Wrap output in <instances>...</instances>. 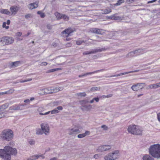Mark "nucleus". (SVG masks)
<instances>
[{"label": "nucleus", "mask_w": 160, "mask_h": 160, "mask_svg": "<svg viewBox=\"0 0 160 160\" xmlns=\"http://www.w3.org/2000/svg\"><path fill=\"white\" fill-rule=\"evenodd\" d=\"M15 37L18 40H20V32H18L16 34Z\"/></svg>", "instance_id": "nucleus-42"}, {"label": "nucleus", "mask_w": 160, "mask_h": 160, "mask_svg": "<svg viewBox=\"0 0 160 160\" xmlns=\"http://www.w3.org/2000/svg\"><path fill=\"white\" fill-rule=\"evenodd\" d=\"M81 129L80 127H78L69 129V135H72L80 133L81 132Z\"/></svg>", "instance_id": "nucleus-10"}, {"label": "nucleus", "mask_w": 160, "mask_h": 160, "mask_svg": "<svg viewBox=\"0 0 160 160\" xmlns=\"http://www.w3.org/2000/svg\"><path fill=\"white\" fill-rule=\"evenodd\" d=\"M73 32L72 29L70 28H68L65 29L62 32V34L63 35V37H68L70 35L71 33Z\"/></svg>", "instance_id": "nucleus-13"}, {"label": "nucleus", "mask_w": 160, "mask_h": 160, "mask_svg": "<svg viewBox=\"0 0 160 160\" xmlns=\"http://www.w3.org/2000/svg\"><path fill=\"white\" fill-rule=\"evenodd\" d=\"M143 160H154V159L149 155L145 154L142 157Z\"/></svg>", "instance_id": "nucleus-21"}, {"label": "nucleus", "mask_w": 160, "mask_h": 160, "mask_svg": "<svg viewBox=\"0 0 160 160\" xmlns=\"http://www.w3.org/2000/svg\"><path fill=\"white\" fill-rule=\"evenodd\" d=\"M6 23L5 22H4L2 24V27L3 28H5V27H6Z\"/></svg>", "instance_id": "nucleus-61"}, {"label": "nucleus", "mask_w": 160, "mask_h": 160, "mask_svg": "<svg viewBox=\"0 0 160 160\" xmlns=\"http://www.w3.org/2000/svg\"><path fill=\"white\" fill-rule=\"evenodd\" d=\"M28 7L30 9H32L34 8H35L36 7H35V5H33V4L30 3L28 5Z\"/></svg>", "instance_id": "nucleus-38"}, {"label": "nucleus", "mask_w": 160, "mask_h": 160, "mask_svg": "<svg viewBox=\"0 0 160 160\" xmlns=\"http://www.w3.org/2000/svg\"><path fill=\"white\" fill-rule=\"evenodd\" d=\"M90 133V132L89 131H86L84 133H82L78 134L77 137L78 138H81L85 137L87 135H89Z\"/></svg>", "instance_id": "nucleus-20"}, {"label": "nucleus", "mask_w": 160, "mask_h": 160, "mask_svg": "<svg viewBox=\"0 0 160 160\" xmlns=\"http://www.w3.org/2000/svg\"><path fill=\"white\" fill-rule=\"evenodd\" d=\"M124 2V0H119L117 1V2L113 4V6H118L120 5L122 3Z\"/></svg>", "instance_id": "nucleus-29"}, {"label": "nucleus", "mask_w": 160, "mask_h": 160, "mask_svg": "<svg viewBox=\"0 0 160 160\" xmlns=\"http://www.w3.org/2000/svg\"><path fill=\"white\" fill-rule=\"evenodd\" d=\"M101 128H103L105 130H107L108 128V127L105 125H103L102 126Z\"/></svg>", "instance_id": "nucleus-48"}, {"label": "nucleus", "mask_w": 160, "mask_h": 160, "mask_svg": "<svg viewBox=\"0 0 160 160\" xmlns=\"http://www.w3.org/2000/svg\"><path fill=\"white\" fill-rule=\"evenodd\" d=\"M85 42H86L84 41V40H78L76 42V44L78 45H80L82 43H85Z\"/></svg>", "instance_id": "nucleus-35"}, {"label": "nucleus", "mask_w": 160, "mask_h": 160, "mask_svg": "<svg viewBox=\"0 0 160 160\" xmlns=\"http://www.w3.org/2000/svg\"><path fill=\"white\" fill-rule=\"evenodd\" d=\"M14 41L13 38L11 37L4 36L0 38V42L3 45H8L12 43Z\"/></svg>", "instance_id": "nucleus-5"}, {"label": "nucleus", "mask_w": 160, "mask_h": 160, "mask_svg": "<svg viewBox=\"0 0 160 160\" xmlns=\"http://www.w3.org/2000/svg\"><path fill=\"white\" fill-rule=\"evenodd\" d=\"M36 133L37 134H42L44 133L41 128V129L40 128L37 129Z\"/></svg>", "instance_id": "nucleus-34"}, {"label": "nucleus", "mask_w": 160, "mask_h": 160, "mask_svg": "<svg viewBox=\"0 0 160 160\" xmlns=\"http://www.w3.org/2000/svg\"><path fill=\"white\" fill-rule=\"evenodd\" d=\"M128 130L129 133L133 135H142V130L138 127L135 125H131L128 127Z\"/></svg>", "instance_id": "nucleus-4"}, {"label": "nucleus", "mask_w": 160, "mask_h": 160, "mask_svg": "<svg viewBox=\"0 0 160 160\" xmlns=\"http://www.w3.org/2000/svg\"><path fill=\"white\" fill-rule=\"evenodd\" d=\"M30 101V100L29 99H27L25 100L24 102H25L28 103Z\"/></svg>", "instance_id": "nucleus-59"}, {"label": "nucleus", "mask_w": 160, "mask_h": 160, "mask_svg": "<svg viewBox=\"0 0 160 160\" xmlns=\"http://www.w3.org/2000/svg\"><path fill=\"white\" fill-rule=\"evenodd\" d=\"M133 52H132L131 53H134V54H135V55H138V52L137 51V50H136L135 51H133Z\"/></svg>", "instance_id": "nucleus-49"}, {"label": "nucleus", "mask_w": 160, "mask_h": 160, "mask_svg": "<svg viewBox=\"0 0 160 160\" xmlns=\"http://www.w3.org/2000/svg\"><path fill=\"white\" fill-rule=\"evenodd\" d=\"M6 23L8 25H9L10 24V20H8L7 21V23Z\"/></svg>", "instance_id": "nucleus-63"}, {"label": "nucleus", "mask_w": 160, "mask_h": 160, "mask_svg": "<svg viewBox=\"0 0 160 160\" xmlns=\"http://www.w3.org/2000/svg\"><path fill=\"white\" fill-rule=\"evenodd\" d=\"M51 111H48L47 112H46L45 113H42V112L39 113V114L40 115H46L48 114Z\"/></svg>", "instance_id": "nucleus-46"}, {"label": "nucleus", "mask_w": 160, "mask_h": 160, "mask_svg": "<svg viewBox=\"0 0 160 160\" xmlns=\"http://www.w3.org/2000/svg\"><path fill=\"white\" fill-rule=\"evenodd\" d=\"M157 0H153L151 1H148V3H152L153 2H155Z\"/></svg>", "instance_id": "nucleus-60"}, {"label": "nucleus", "mask_w": 160, "mask_h": 160, "mask_svg": "<svg viewBox=\"0 0 160 160\" xmlns=\"http://www.w3.org/2000/svg\"><path fill=\"white\" fill-rule=\"evenodd\" d=\"M132 52H133V51L128 53L127 55V57H130L134 56H135V54H134V53H131Z\"/></svg>", "instance_id": "nucleus-41"}, {"label": "nucleus", "mask_w": 160, "mask_h": 160, "mask_svg": "<svg viewBox=\"0 0 160 160\" xmlns=\"http://www.w3.org/2000/svg\"><path fill=\"white\" fill-rule=\"evenodd\" d=\"M32 4H33L34 5H35V7H36V8L38 7V2H33V3H32Z\"/></svg>", "instance_id": "nucleus-55"}, {"label": "nucleus", "mask_w": 160, "mask_h": 160, "mask_svg": "<svg viewBox=\"0 0 160 160\" xmlns=\"http://www.w3.org/2000/svg\"><path fill=\"white\" fill-rule=\"evenodd\" d=\"M152 86L154 87V88H157L159 87L158 83L156 84H153V85Z\"/></svg>", "instance_id": "nucleus-45"}, {"label": "nucleus", "mask_w": 160, "mask_h": 160, "mask_svg": "<svg viewBox=\"0 0 160 160\" xmlns=\"http://www.w3.org/2000/svg\"><path fill=\"white\" fill-rule=\"evenodd\" d=\"M47 27L49 30H51L52 28V26L49 24L47 25Z\"/></svg>", "instance_id": "nucleus-47"}, {"label": "nucleus", "mask_w": 160, "mask_h": 160, "mask_svg": "<svg viewBox=\"0 0 160 160\" xmlns=\"http://www.w3.org/2000/svg\"><path fill=\"white\" fill-rule=\"evenodd\" d=\"M134 1V0H127V2L132 3Z\"/></svg>", "instance_id": "nucleus-58"}, {"label": "nucleus", "mask_w": 160, "mask_h": 160, "mask_svg": "<svg viewBox=\"0 0 160 160\" xmlns=\"http://www.w3.org/2000/svg\"><path fill=\"white\" fill-rule=\"evenodd\" d=\"M157 118L158 121L160 122V113L157 114Z\"/></svg>", "instance_id": "nucleus-53"}, {"label": "nucleus", "mask_w": 160, "mask_h": 160, "mask_svg": "<svg viewBox=\"0 0 160 160\" xmlns=\"http://www.w3.org/2000/svg\"><path fill=\"white\" fill-rule=\"evenodd\" d=\"M62 106H58V107L57 108V109L58 110H61L62 109Z\"/></svg>", "instance_id": "nucleus-57"}, {"label": "nucleus", "mask_w": 160, "mask_h": 160, "mask_svg": "<svg viewBox=\"0 0 160 160\" xmlns=\"http://www.w3.org/2000/svg\"><path fill=\"white\" fill-rule=\"evenodd\" d=\"M82 107L84 108H81V109L82 110H84V109H85L86 111H88L92 108V106L90 105H84L82 106Z\"/></svg>", "instance_id": "nucleus-26"}, {"label": "nucleus", "mask_w": 160, "mask_h": 160, "mask_svg": "<svg viewBox=\"0 0 160 160\" xmlns=\"http://www.w3.org/2000/svg\"><path fill=\"white\" fill-rule=\"evenodd\" d=\"M32 80V78H30L29 79H26L25 80H21V82H24L28 81H30Z\"/></svg>", "instance_id": "nucleus-44"}, {"label": "nucleus", "mask_w": 160, "mask_h": 160, "mask_svg": "<svg viewBox=\"0 0 160 160\" xmlns=\"http://www.w3.org/2000/svg\"><path fill=\"white\" fill-rule=\"evenodd\" d=\"M31 16V14H27V15H25V17L26 18L28 19V18H30Z\"/></svg>", "instance_id": "nucleus-52"}, {"label": "nucleus", "mask_w": 160, "mask_h": 160, "mask_svg": "<svg viewBox=\"0 0 160 160\" xmlns=\"http://www.w3.org/2000/svg\"><path fill=\"white\" fill-rule=\"evenodd\" d=\"M111 148V146L108 145H104L99 147L97 149V151L98 152H102L104 151H107Z\"/></svg>", "instance_id": "nucleus-11"}, {"label": "nucleus", "mask_w": 160, "mask_h": 160, "mask_svg": "<svg viewBox=\"0 0 160 160\" xmlns=\"http://www.w3.org/2000/svg\"><path fill=\"white\" fill-rule=\"evenodd\" d=\"M9 66L10 68H13L18 67L20 64V61L11 62L9 63Z\"/></svg>", "instance_id": "nucleus-18"}, {"label": "nucleus", "mask_w": 160, "mask_h": 160, "mask_svg": "<svg viewBox=\"0 0 160 160\" xmlns=\"http://www.w3.org/2000/svg\"><path fill=\"white\" fill-rule=\"evenodd\" d=\"M41 127L44 133L47 135L49 131V125L47 124L42 123L41 124Z\"/></svg>", "instance_id": "nucleus-9"}, {"label": "nucleus", "mask_w": 160, "mask_h": 160, "mask_svg": "<svg viewBox=\"0 0 160 160\" xmlns=\"http://www.w3.org/2000/svg\"><path fill=\"white\" fill-rule=\"evenodd\" d=\"M54 15L58 20H59L62 19V14L58 12H56L55 13Z\"/></svg>", "instance_id": "nucleus-23"}, {"label": "nucleus", "mask_w": 160, "mask_h": 160, "mask_svg": "<svg viewBox=\"0 0 160 160\" xmlns=\"http://www.w3.org/2000/svg\"><path fill=\"white\" fill-rule=\"evenodd\" d=\"M6 114L5 112H0V118H4L5 117V114Z\"/></svg>", "instance_id": "nucleus-40"}, {"label": "nucleus", "mask_w": 160, "mask_h": 160, "mask_svg": "<svg viewBox=\"0 0 160 160\" xmlns=\"http://www.w3.org/2000/svg\"><path fill=\"white\" fill-rule=\"evenodd\" d=\"M123 17L118 16L117 13L113 14V20H122Z\"/></svg>", "instance_id": "nucleus-24"}, {"label": "nucleus", "mask_w": 160, "mask_h": 160, "mask_svg": "<svg viewBox=\"0 0 160 160\" xmlns=\"http://www.w3.org/2000/svg\"><path fill=\"white\" fill-rule=\"evenodd\" d=\"M104 31L103 29H100L97 28H92L90 29L91 32L100 35H102L105 33L103 32Z\"/></svg>", "instance_id": "nucleus-14"}, {"label": "nucleus", "mask_w": 160, "mask_h": 160, "mask_svg": "<svg viewBox=\"0 0 160 160\" xmlns=\"http://www.w3.org/2000/svg\"><path fill=\"white\" fill-rule=\"evenodd\" d=\"M41 156L33 155L29 158L27 160H35L38 159L39 158V156Z\"/></svg>", "instance_id": "nucleus-27"}, {"label": "nucleus", "mask_w": 160, "mask_h": 160, "mask_svg": "<svg viewBox=\"0 0 160 160\" xmlns=\"http://www.w3.org/2000/svg\"><path fill=\"white\" fill-rule=\"evenodd\" d=\"M28 142L29 143L32 145H34L35 143V140L33 139H30L28 140Z\"/></svg>", "instance_id": "nucleus-37"}, {"label": "nucleus", "mask_w": 160, "mask_h": 160, "mask_svg": "<svg viewBox=\"0 0 160 160\" xmlns=\"http://www.w3.org/2000/svg\"><path fill=\"white\" fill-rule=\"evenodd\" d=\"M52 114H54L57 113L58 112V111L57 109H54L51 111H50Z\"/></svg>", "instance_id": "nucleus-43"}, {"label": "nucleus", "mask_w": 160, "mask_h": 160, "mask_svg": "<svg viewBox=\"0 0 160 160\" xmlns=\"http://www.w3.org/2000/svg\"><path fill=\"white\" fill-rule=\"evenodd\" d=\"M17 153V150L9 146H7L3 149H0V157L4 160H9L11 159V154L15 155Z\"/></svg>", "instance_id": "nucleus-1"}, {"label": "nucleus", "mask_w": 160, "mask_h": 160, "mask_svg": "<svg viewBox=\"0 0 160 160\" xmlns=\"http://www.w3.org/2000/svg\"><path fill=\"white\" fill-rule=\"evenodd\" d=\"M119 151L116 150L112 153H110L105 156V160H114L118 158Z\"/></svg>", "instance_id": "nucleus-6"}, {"label": "nucleus", "mask_w": 160, "mask_h": 160, "mask_svg": "<svg viewBox=\"0 0 160 160\" xmlns=\"http://www.w3.org/2000/svg\"><path fill=\"white\" fill-rule=\"evenodd\" d=\"M37 13L40 15V17L42 18H44L45 17V14L44 13L42 12L41 11H38L37 12Z\"/></svg>", "instance_id": "nucleus-39"}, {"label": "nucleus", "mask_w": 160, "mask_h": 160, "mask_svg": "<svg viewBox=\"0 0 160 160\" xmlns=\"http://www.w3.org/2000/svg\"><path fill=\"white\" fill-rule=\"evenodd\" d=\"M0 12L1 13L8 15H10L11 14V12H9L8 9H2L0 10Z\"/></svg>", "instance_id": "nucleus-22"}, {"label": "nucleus", "mask_w": 160, "mask_h": 160, "mask_svg": "<svg viewBox=\"0 0 160 160\" xmlns=\"http://www.w3.org/2000/svg\"><path fill=\"white\" fill-rule=\"evenodd\" d=\"M112 12V10L111 9H106L104 10V14H108L109 13Z\"/></svg>", "instance_id": "nucleus-36"}, {"label": "nucleus", "mask_w": 160, "mask_h": 160, "mask_svg": "<svg viewBox=\"0 0 160 160\" xmlns=\"http://www.w3.org/2000/svg\"><path fill=\"white\" fill-rule=\"evenodd\" d=\"M100 88L99 87H92L90 89V90L92 92H94L96 91L99 90Z\"/></svg>", "instance_id": "nucleus-32"}, {"label": "nucleus", "mask_w": 160, "mask_h": 160, "mask_svg": "<svg viewBox=\"0 0 160 160\" xmlns=\"http://www.w3.org/2000/svg\"><path fill=\"white\" fill-rule=\"evenodd\" d=\"M137 51L138 52V53H142L143 52V49H137Z\"/></svg>", "instance_id": "nucleus-54"}, {"label": "nucleus", "mask_w": 160, "mask_h": 160, "mask_svg": "<svg viewBox=\"0 0 160 160\" xmlns=\"http://www.w3.org/2000/svg\"><path fill=\"white\" fill-rule=\"evenodd\" d=\"M99 98L98 97L94 98H93V100L97 102H98L99 101Z\"/></svg>", "instance_id": "nucleus-51"}, {"label": "nucleus", "mask_w": 160, "mask_h": 160, "mask_svg": "<svg viewBox=\"0 0 160 160\" xmlns=\"http://www.w3.org/2000/svg\"><path fill=\"white\" fill-rule=\"evenodd\" d=\"M105 70V69H100V70H96V71H93L92 72H87L86 73L82 74L81 75H79L78 76V77L79 78H81L83 77L86 76L88 75H91L92 74H94V73H97V72H100L104 71Z\"/></svg>", "instance_id": "nucleus-16"}, {"label": "nucleus", "mask_w": 160, "mask_h": 160, "mask_svg": "<svg viewBox=\"0 0 160 160\" xmlns=\"http://www.w3.org/2000/svg\"><path fill=\"white\" fill-rule=\"evenodd\" d=\"M57 159L56 157H54L53 158H51L50 160H57Z\"/></svg>", "instance_id": "nucleus-64"}, {"label": "nucleus", "mask_w": 160, "mask_h": 160, "mask_svg": "<svg viewBox=\"0 0 160 160\" xmlns=\"http://www.w3.org/2000/svg\"><path fill=\"white\" fill-rule=\"evenodd\" d=\"M19 9L18 7L16 6H12L10 8V10L11 12V15H14L16 14Z\"/></svg>", "instance_id": "nucleus-15"}, {"label": "nucleus", "mask_w": 160, "mask_h": 160, "mask_svg": "<svg viewBox=\"0 0 160 160\" xmlns=\"http://www.w3.org/2000/svg\"><path fill=\"white\" fill-rule=\"evenodd\" d=\"M139 71L138 70H136L135 71H131L130 72H126L123 73H120L119 74H117V75H111L110 76H106L105 77L106 78H111L112 77H118L119 76L122 75H125L126 74H128L129 73H132V72H137Z\"/></svg>", "instance_id": "nucleus-17"}, {"label": "nucleus", "mask_w": 160, "mask_h": 160, "mask_svg": "<svg viewBox=\"0 0 160 160\" xmlns=\"http://www.w3.org/2000/svg\"><path fill=\"white\" fill-rule=\"evenodd\" d=\"M60 87H58L52 89L51 88L49 87L44 89V92L46 94L53 93L60 91Z\"/></svg>", "instance_id": "nucleus-8"}, {"label": "nucleus", "mask_w": 160, "mask_h": 160, "mask_svg": "<svg viewBox=\"0 0 160 160\" xmlns=\"http://www.w3.org/2000/svg\"><path fill=\"white\" fill-rule=\"evenodd\" d=\"M0 136L1 138L7 141H9L13 138V132L12 130L9 129H5L2 132Z\"/></svg>", "instance_id": "nucleus-3"}, {"label": "nucleus", "mask_w": 160, "mask_h": 160, "mask_svg": "<svg viewBox=\"0 0 160 160\" xmlns=\"http://www.w3.org/2000/svg\"><path fill=\"white\" fill-rule=\"evenodd\" d=\"M107 48L104 47L103 48H99L96 49L92 50L91 51H87L83 52V55H87L91 54H93L102 51H104L106 50Z\"/></svg>", "instance_id": "nucleus-7"}, {"label": "nucleus", "mask_w": 160, "mask_h": 160, "mask_svg": "<svg viewBox=\"0 0 160 160\" xmlns=\"http://www.w3.org/2000/svg\"><path fill=\"white\" fill-rule=\"evenodd\" d=\"M20 106L19 105H15L10 108V109L11 110H18L20 109Z\"/></svg>", "instance_id": "nucleus-25"}, {"label": "nucleus", "mask_w": 160, "mask_h": 160, "mask_svg": "<svg viewBox=\"0 0 160 160\" xmlns=\"http://www.w3.org/2000/svg\"><path fill=\"white\" fill-rule=\"evenodd\" d=\"M149 154L157 158H160V144H154L151 145L148 149Z\"/></svg>", "instance_id": "nucleus-2"}, {"label": "nucleus", "mask_w": 160, "mask_h": 160, "mask_svg": "<svg viewBox=\"0 0 160 160\" xmlns=\"http://www.w3.org/2000/svg\"><path fill=\"white\" fill-rule=\"evenodd\" d=\"M14 91V90L13 89H12L5 92H0V95H2L7 93H12Z\"/></svg>", "instance_id": "nucleus-28"}, {"label": "nucleus", "mask_w": 160, "mask_h": 160, "mask_svg": "<svg viewBox=\"0 0 160 160\" xmlns=\"http://www.w3.org/2000/svg\"><path fill=\"white\" fill-rule=\"evenodd\" d=\"M113 15H111L110 16H109L108 17V18L109 19L113 20Z\"/></svg>", "instance_id": "nucleus-56"}, {"label": "nucleus", "mask_w": 160, "mask_h": 160, "mask_svg": "<svg viewBox=\"0 0 160 160\" xmlns=\"http://www.w3.org/2000/svg\"><path fill=\"white\" fill-rule=\"evenodd\" d=\"M61 68H54L52 69H50L48 70L47 71V73H51L52 72H54L55 71L59 70H61Z\"/></svg>", "instance_id": "nucleus-30"}, {"label": "nucleus", "mask_w": 160, "mask_h": 160, "mask_svg": "<svg viewBox=\"0 0 160 160\" xmlns=\"http://www.w3.org/2000/svg\"><path fill=\"white\" fill-rule=\"evenodd\" d=\"M48 64V63L46 62H43L41 63V66H45Z\"/></svg>", "instance_id": "nucleus-50"}, {"label": "nucleus", "mask_w": 160, "mask_h": 160, "mask_svg": "<svg viewBox=\"0 0 160 160\" xmlns=\"http://www.w3.org/2000/svg\"><path fill=\"white\" fill-rule=\"evenodd\" d=\"M69 18L68 16L65 14H62V19H63L65 21H68L69 20Z\"/></svg>", "instance_id": "nucleus-33"}, {"label": "nucleus", "mask_w": 160, "mask_h": 160, "mask_svg": "<svg viewBox=\"0 0 160 160\" xmlns=\"http://www.w3.org/2000/svg\"><path fill=\"white\" fill-rule=\"evenodd\" d=\"M144 84V83H138L136 84L133 85L131 88L133 91H138L142 89L143 87L142 85Z\"/></svg>", "instance_id": "nucleus-12"}, {"label": "nucleus", "mask_w": 160, "mask_h": 160, "mask_svg": "<svg viewBox=\"0 0 160 160\" xmlns=\"http://www.w3.org/2000/svg\"><path fill=\"white\" fill-rule=\"evenodd\" d=\"M82 102H83L84 103H87L88 102V101L87 100H85L82 101Z\"/></svg>", "instance_id": "nucleus-62"}, {"label": "nucleus", "mask_w": 160, "mask_h": 160, "mask_svg": "<svg viewBox=\"0 0 160 160\" xmlns=\"http://www.w3.org/2000/svg\"><path fill=\"white\" fill-rule=\"evenodd\" d=\"M9 106V104L8 103H6L0 106V112H4L3 111L5 109H6ZM5 113L7 112L4 111Z\"/></svg>", "instance_id": "nucleus-19"}, {"label": "nucleus", "mask_w": 160, "mask_h": 160, "mask_svg": "<svg viewBox=\"0 0 160 160\" xmlns=\"http://www.w3.org/2000/svg\"><path fill=\"white\" fill-rule=\"evenodd\" d=\"M76 95L79 97H85L86 96V94L84 92H79L76 94Z\"/></svg>", "instance_id": "nucleus-31"}]
</instances>
